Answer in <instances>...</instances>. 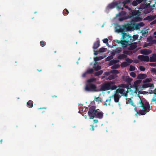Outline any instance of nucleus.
I'll return each mask as SVG.
<instances>
[{
    "mask_svg": "<svg viewBox=\"0 0 156 156\" xmlns=\"http://www.w3.org/2000/svg\"><path fill=\"white\" fill-rule=\"evenodd\" d=\"M97 109H96V107L95 106H92L90 107L89 109L88 112L89 119H93L95 117V114Z\"/></svg>",
    "mask_w": 156,
    "mask_h": 156,
    "instance_id": "nucleus-4",
    "label": "nucleus"
},
{
    "mask_svg": "<svg viewBox=\"0 0 156 156\" xmlns=\"http://www.w3.org/2000/svg\"><path fill=\"white\" fill-rule=\"evenodd\" d=\"M130 76L134 78H135L136 76V74L134 72H131L129 73Z\"/></svg>",
    "mask_w": 156,
    "mask_h": 156,
    "instance_id": "nucleus-47",
    "label": "nucleus"
},
{
    "mask_svg": "<svg viewBox=\"0 0 156 156\" xmlns=\"http://www.w3.org/2000/svg\"><path fill=\"white\" fill-rule=\"evenodd\" d=\"M124 91L125 90L123 89L119 88L116 90L115 94H119V93L122 94L124 92Z\"/></svg>",
    "mask_w": 156,
    "mask_h": 156,
    "instance_id": "nucleus-23",
    "label": "nucleus"
},
{
    "mask_svg": "<svg viewBox=\"0 0 156 156\" xmlns=\"http://www.w3.org/2000/svg\"><path fill=\"white\" fill-rule=\"evenodd\" d=\"M104 113L101 112L100 111L99 109H98L95 114V117L99 119H101L103 117Z\"/></svg>",
    "mask_w": 156,
    "mask_h": 156,
    "instance_id": "nucleus-11",
    "label": "nucleus"
},
{
    "mask_svg": "<svg viewBox=\"0 0 156 156\" xmlns=\"http://www.w3.org/2000/svg\"><path fill=\"white\" fill-rule=\"evenodd\" d=\"M128 102L129 104H131V105L133 106L134 103H133V101L132 99H130L128 101Z\"/></svg>",
    "mask_w": 156,
    "mask_h": 156,
    "instance_id": "nucleus-53",
    "label": "nucleus"
},
{
    "mask_svg": "<svg viewBox=\"0 0 156 156\" xmlns=\"http://www.w3.org/2000/svg\"><path fill=\"white\" fill-rule=\"evenodd\" d=\"M139 98L138 101L136 102L137 106L139 107H142L143 110H140L139 111V113L142 115H144L147 112H149L150 109V106L148 102L146 101L144 102L140 97L138 96Z\"/></svg>",
    "mask_w": 156,
    "mask_h": 156,
    "instance_id": "nucleus-1",
    "label": "nucleus"
},
{
    "mask_svg": "<svg viewBox=\"0 0 156 156\" xmlns=\"http://www.w3.org/2000/svg\"><path fill=\"white\" fill-rule=\"evenodd\" d=\"M126 60L127 61V62L129 63H132L133 62V61L129 58H127L126 59Z\"/></svg>",
    "mask_w": 156,
    "mask_h": 156,
    "instance_id": "nucleus-50",
    "label": "nucleus"
},
{
    "mask_svg": "<svg viewBox=\"0 0 156 156\" xmlns=\"http://www.w3.org/2000/svg\"><path fill=\"white\" fill-rule=\"evenodd\" d=\"M106 50L107 49L106 48H101L99 49V52L100 53L104 52L106 51Z\"/></svg>",
    "mask_w": 156,
    "mask_h": 156,
    "instance_id": "nucleus-39",
    "label": "nucleus"
},
{
    "mask_svg": "<svg viewBox=\"0 0 156 156\" xmlns=\"http://www.w3.org/2000/svg\"><path fill=\"white\" fill-rule=\"evenodd\" d=\"M156 17V15L155 16H150L147 17V20L149 21H151L154 20Z\"/></svg>",
    "mask_w": 156,
    "mask_h": 156,
    "instance_id": "nucleus-26",
    "label": "nucleus"
},
{
    "mask_svg": "<svg viewBox=\"0 0 156 156\" xmlns=\"http://www.w3.org/2000/svg\"><path fill=\"white\" fill-rule=\"evenodd\" d=\"M122 79L123 80L126 82L127 84H130L131 82L133 80L132 78H130L129 76H122Z\"/></svg>",
    "mask_w": 156,
    "mask_h": 156,
    "instance_id": "nucleus-13",
    "label": "nucleus"
},
{
    "mask_svg": "<svg viewBox=\"0 0 156 156\" xmlns=\"http://www.w3.org/2000/svg\"><path fill=\"white\" fill-rule=\"evenodd\" d=\"M94 70L93 68L89 69L86 71L88 74H92L94 72Z\"/></svg>",
    "mask_w": 156,
    "mask_h": 156,
    "instance_id": "nucleus-36",
    "label": "nucleus"
},
{
    "mask_svg": "<svg viewBox=\"0 0 156 156\" xmlns=\"http://www.w3.org/2000/svg\"><path fill=\"white\" fill-rule=\"evenodd\" d=\"M119 73V72L118 70H113L110 71V73H111L117 74Z\"/></svg>",
    "mask_w": 156,
    "mask_h": 156,
    "instance_id": "nucleus-40",
    "label": "nucleus"
},
{
    "mask_svg": "<svg viewBox=\"0 0 156 156\" xmlns=\"http://www.w3.org/2000/svg\"><path fill=\"white\" fill-rule=\"evenodd\" d=\"M115 84V82L111 81L108 82L109 88H111L110 90H114L116 89L117 86Z\"/></svg>",
    "mask_w": 156,
    "mask_h": 156,
    "instance_id": "nucleus-12",
    "label": "nucleus"
},
{
    "mask_svg": "<svg viewBox=\"0 0 156 156\" xmlns=\"http://www.w3.org/2000/svg\"><path fill=\"white\" fill-rule=\"evenodd\" d=\"M87 74L88 73H87L86 71V72H85V73H83L82 75V77H86V76Z\"/></svg>",
    "mask_w": 156,
    "mask_h": 156,
    "instance_id": "nucleus-61",
    "label": "nucleus"
},
{
    "mask_svg": "<svg viewBox=\"0 0 156 156\" xmlns=\"http://www.w3.org/2000/svg\"><path fill=\"white\" fill-rule=\"evenodd\" d=\"M115 77H116V76H115V75H113V74H112L111 75H110L108 77V78H106V79L109 80H111L114 79L115 78Z\"/></svg>",
    "mask_w": 156,
    "mask_h": 156,
    "instance_id": "nucleus-28",
    "label": "nucleus"
},
{
    "mask_svg": "<svg viewBox=\"0 0 156 156\" xmlns=\"http://www.w3.org/2000/svg\"><path fill=\"white\" fill-rule=\"evenodd\" d=\"M128 102L129 104H131V105L133 106L134 103H133V101L132 99H130L128 101Z\"/></svg>",
    "mask_w": 156,
    "mask_h": 156,
    "instance_id": "nucleus-51",
    "label": "nucleus"
},
{
    "mask_svg": "<svg viewBox=\"0 0 156 156\" xmlns=\"http://www.w3.org/2000/svg\"><path fill=\"white\" fill-rule=\"evenodd\" d=\"M122 4L123 3H122L120 1L115 2L109 4L108 7L109 9L114 8L116 7L119 9L123 10V7H121L120 5L121 4Z\"/></svg>",
    "mask_w": 156,
    "mask_h": 156,
    "instance_id": "nucleus-5",
    "label": "nucleus"
},
{
    "mask_svg": "<svg viewBox=\"0 0 156 156\" xmlns=\"http://www.w3.org/2000/svg\"><path fill=\"white\" fill-rule=\"evenodd\" d=\"M132 38L133 39L132 41H131V42H133L136 40L138 38V36L137 35H134L133 36Z\"/></svg>",
    "mask_w": 156,
    "mask_h": 156,
    "instance_id": "nucleus-44",
    "label": "nucleus"
},
{
    "mask_svg": "<svg viewBox=\"0 0 156 156\" xmlns=\"http://www.w3.org/2000/svg\"><path fill=\"white\" fill-rule=\"evenodd\" d=\"M126 14V12L124 11H122L117 15V17L120 16H124Z\"/></svg>",
    "mask_w": 156,
    "mask_h": 156,
    "instance_id": "nucleus-31",
    "label": "nucleus"
},
{
    "mask_svg": "<svg viewBox=\"0 0 156 156\" xmlns=\"http://www.w3.org/2000/svg\"><path fill=\"white\" fill-rule=\"evenodd\" d=\"M137 50L136 49L135 50L131 51L127 50H125L123 51V53L126 55H129L130 54H133V53H135L137 51Z\"/></svg>",
    "mask_w": 156,
    "mask_h": 156,
    "instance_id": "nucleus-22",
    "label": "nucleus"
},
{
    "mask_svg": "<svg viewBox=\"0 0 156 156\" xmlns=\"http://www.w3.org/2000/svg\"><path fill=\"white\" fill-rule=\"evenodd\" d=\"M153 85L152 83H145L142 85V87L143 88H145L149 87H151Z\"/></svg>",
    "mask_w": 156,
    "mask_h": 156,
    "instance_id": "nucleus-21",
    "label": "nucleus"
},
{
    "mask_svg": "<svg viewBox=\"0 0 156 156\" xmlns=\"http://www.w3.org/2000/svg\"><path fill=\"white\" fill-rule=\"evenodd\" d=\"M150 62H156V53L153 54L152 56L150 58Z\"/></svg>",
    "mask_w": 156,
    "mask_h": 156,
    "instance_id": "nucleus-18",
    "label": "nucleus"
},
{
    "mask_svg": "<svg viewBox=\"0 0 156 156\" xmlns=\"http://www.w3.org/2000/svg\"><path fill=\"white\" fill-rule=\"evenodd\" d=\"M98 52H99V50L98 51H94V54L95 55H98Z\"/></svg>",
    "mask_w": 156,
    "mask_h": 156,
    "instance_id": "nucleus-63",
    "label": "nucleus"
},
{
    "mask_svg": "<svg viewBox=\"0 0 156 156\" xmlns=\"http://www.w3.org/2000/svg\"><path fill=\"white\" fill-rule=\"evenodd\" d=\"M33 102L32 101H29L27 103V105L29 108H31L33 106Z\"/></svg>",
    "mask_w": 156,
    "mask_h": 156,
    "instance_id": "nucleus-29",
    "label": "nucleus"
},
{
    "mask_svg": "<svg viewBox=\"0 0 156 156\" xmlns=\"http://www.w3.org/2000/svg\"><path fill=\"white\" fill-rule=\"evenodd\" d=\"M136 43H134L130 44V45L128 48V49L129 50H134L137 47Z\"/></svg>",
    "mask_w": 156,
    "mask_h": 156,
    "instance_id": "nucleus-15",
    "label": "nucleus"
},
{
    "mask_svg": "<svg viewBox=\"0 0 156 156\" xmlns=\"http://www.w3.org/2000/svg\"><path fill=\"white\" fill-rule=\"evenodd\" d=\"M151 53V50L144 49L140 51V53L143 55H148Z\"/></svg>",
    "mask_w": 156,
    "mask_h": 156,
    "instance_id": "nucleus-14",
    "label": "nucleus"
},
{
    "mask_svg": "<svg viewBox=\"0 0 156 156\" xmlns=\"http://www.w3.org/2000/svg\"><path fill=\"white\" fill-rule=\"evenodd\" d=\"M126 17H122L119 18V20L120 21H122L126 20Z\"/></svg>",
    "mask_w": 156,
    "mask_h": 156,
    "instance_id": "nucleus-49",
    "label": "nucleus"
},
{
    "mask_svg": "<svg viewBox=\"0 0 156 156\" xmlns=\"http://www.w3.org/2000/svg\"><path fill=\"white\" fill-rule=\"evenodd\" d=\"M103 73V71L102 70H100L95 73L94 75L95 76H98L101 75Z\"/></svg>",
    "mask_w": 156,
    "mask_h": 156,
    "instance_id": "nucleus-34",
    "label": "nucleus"
},
{
    "mask_svg": "<svg viewBox=\"0 0 156 156\" xmlns=\"http://www.w3.org/2000/svg\"><path fill=\"white\" fill-rule=\"evenodd\" d=\"M127 57V56L126 55L124 54H122L118 56L117 57V58L121 60L122 59L126 58Z\"/></svg>",
    "mask_w": 156,
    "mask_h": 156,
    "instance_id": "nucleus-27",
    "label": "nucleus"
},
{
    "mask_svg": "<svg viewBox=\"0 0 156 156\" xmlns=\"http://www.w3.org/2000/svg\"><path fill=\"white\" fill-rule=\"evenodd\" d=\"M90 126L91 127V128L90 129L91 130L93 131L94 130V126L92 125H90Z\"/></svg>",
    "mask_w": 156,
    "mask_h": 156,
    "instance_id": "nucleus-64",
    "label": "nucleus"
},
{
    "mask_svg": "<svg viewBox=\"0 0 156 156\" xmlns=\"http://www.w3.org/2000/svg\"><path fill=\"white\" fill-rule=\"evenodd\" d=\"M156 24V20H154L150 23L151 25H153Z\"/></svg>",
    "mask_w": 156,
    "mask_h": 156,
    "instance_id": "nucleus-62",
    "label": "nucleus"
},
{
    "mask_svg": "<svg viewBox=\"0 0 156 156\" xmlns=\"http://www.w3.org/2000/svg\"><path fill=\"white\" fill-rule=\"evenodd\" d=\"M147 41L149 43L147 44L145 47L151 46L153 44H156V40H153V38L151 36L148 37L147 38Z\"/></svg>",
    "mask_w": 156,
    "mask_h": 156,
    "instance_id": "nucleus-9",
    "label": "nucleus"
},
{
    "mask_svg": "<svg viewBox=\"0 0 156 156\" xmlns=\"http://www.w3.org/2000/svg\"><path fill=\"white\" fill-rule=\"evenodd\" d=\"M69 13V12L66 9H65L63 11V14L64 16H66Z\"/></svg>",
    "mask_w": 156,
    "mask_h": 156,
    "instance_id": "nucleus-38",
    "label": "nucleus"
},
{
    "mask_svg": "<svg viewBox=\"0 0 156 156\" xmlns=\"http://www.w3.org/2000/svg\"><path fill=\"white\" fill-rule=\"evenodd\" d=\"M142 81V80H138L135 81L134 82V85L135 87L137 88L139 84Z\"/></svg>",
    "mask_w": 156,
    "mask_h": 156,
    "instance_id": "nucleus-24",
    "label": "nucleus"
},
{
    "mask_svg": "<svg viewBox=\"0 0 156 156\" xmlns=\"http://www.w3.org/2000/svg\"><path fill=\"white\" fill-rule=\"evenodd\" d=\"M147 77V75L145 74L140 73L137 76V79H144Z\"/></svg>",
    "mask_w": 156,
    "mask_h": 156,
    "instance_id": "nucleus-17",
    "label": "nucleus"
},
{
    "mask_svg": "<svg viewBox=\"0 0 156 156\" xmlns=\"http://www.w3.org/2000/svg\"><path fill=\"white\" fill-rule=\"evenodd\" d=\"M140 14L141 12L139 10H132L130 12V14L131 15L129 16V18L133 17V19L132 20L133 22L138 21L141 19V18L139 17Z\"/></svg>",
    "mask_w": 156,
    "mask_h": 156,
    "instance_id": "nucleus-2",
    "label": "nucleus"
},
{
    "mask_svg": "<svg viewBox=\"0 0 156 156\" xmlns=\"http://www.w3.org/2000/svg\"><path fill=\"white\" fill-rule=\"evenodd\" d=\"M154 104H156V98H155V96L153 97L151 103V105Z\"/></svg>",
    "mask_w": 156,
    "mask_h": 156,
    "instance_id": "nucleus-32",
    "label": "nucleus"
},
{
    "mask_svg": "<svg viewBox=\"0 0 156 156\" xmlns=\"http://www.w3.org/2000/svg\"><path fill=\"white\" fill-rule=\"evenodd\" d=\"M121 96L117 94H115L114 95V101L115 102H118Z\"/></svg>",
    "mask_w": 156,
    "mask_h": 156,
    "instance_id": "nucleus-20",
    "label": "nucleus"
},
{
    "mask_svg": "<svg viewBox=\"0 0 156 156\" xmlns=\"http://www.w3.org/2000/svg\"><path fill=\"white\" fill-rule=\"evenodd\" d=\"M109 85L108 84V82H107L104 83L101 86V87L99 89L100 91H105L106 90H108L111 89V88H109Z\"/></svg>",
    "mask_w": 156,
    "mask_h": 156,
    "instance_id": "nucleus-7",
    "label": "nucleus"
},
{
    "mask_svg": "<svg viewBox=\"0 0 156 156\" xmlns=\"http://www.w3.org/2000/svg\"><path fill=\"white\" fill-rule=\"evenodd\" d=\"M122 3H123V4H121L120 5H123V7H122L123 8V7H124L125 8H126V9H128L129 8V7L128 5H125V4H126V3H127V1H125V2H122Z\"/></svg>",
    "mask_w": 156,
    "mask_h": 156,
    "instance_id": "nucleus-41",
    "label": "nucleus"
},
{
    "mask_svg": "<svg viewBox=\"0 0 156 156\" xmlns=\"http://www.w3.org/2000/svg\"><path fill=\"white\" fill-rule=\"evenodd\" d=\"M149 65L150 66L152 67H156V62L155 63H149Z\"/></svg>",
    "mask_w": 156,
    "mask_h": 156,
    "instance_id": "nucleus-54",
    "label": "nucleus"
},
{
    "mask_svg": "<svg viewBox=\"0 0 156 156\" xmlns=\"http://www.w3.org/2000/svg\"><path fill=\"white\" fill-rule=\"evenodd\" d=\"M85 90L87 91L93 92L100 91L99 89L98 88L95 84L92 83L86 84L85 87Z\"/></svg>",
    "mask_w": 156,
    "mask_h": 156,
    "instance_id": "nucleus-3",
    "label": "nucleus"
},
{
    "mask_svg": "<svg viewBox=\"0 0 156 156\" xmlns=\"http://www.w3.org/2000/svg\"><path fill=\"white\" fill-rule=\"evenodd\" d=\"M138 58L141 61L148 62L150 61V58L148 56L139 55L138 56Z\"/></svg>",
    "mask_w": 156,
    "mask_h": 156,
    "instance_id": "nucleus-10",
    "label": "nucleus"
},
{
    "mask_svg": "<svg viewBox=\"0 0 156 156\" xmlns=\"http://www.w3.org/2000/svg\"><path fill=\"white\" fill-rule=\"evenodd\" d=\"M93 68L95 71H98L101 69V67L98 65L97 62H95L93 65Z\"/></svg>",
    "mask_w": 156,
    "mask_h": 156,
    "instance_id": "nucleus-19",
    "label": "nucleus"
},
{
    "mask_svg": "<svg viewBox=\"0 0 156 156\" xmlns=\"http://www.w3.org/2000/svg\"><path fill=\"white\" fill-rule=\"evenodd\" d=\"M102 58L101 56H100L99 57H96L94 58V61L95 62H97L101 60Z\"/></svg>",
    "mask_w": 156,
    "mask_h": 156,
    "instance_id": "nucleus-43",
    "label": "nucleus"
},
{
    "mask_svg": "<svg viewBox=\"0 0 156 156\" xmlns=\"http://www.w3.org/2000/svg\"><path fill=\"white\" fill-rule=\"evenodd\" d=\"M129 65V64L126 62H123L121 64V66L122 67H126Z\"/></svg>",
    "mask_w": 156,
    "mask_h": 156,
    "instance_id": "nucleus-33",
    "label": "nucleus"
},
{
    "mask_svg": "<svg viewBox=\"0 0 156 156\" xmlns=\"http://www.w3.org/2000/svg\"><path fill=\"white\" fill-rule=\"evenodd\" d=\"M152 80V79L150 78H147L145 80H143V83H149L151 82Z\"/></svg>",
    "mask_w": 156,
    "mask_h": 156,
    "instance_id": "nucleus-35",
    "label": "nucleus"
},
{
    "mask_svg": "<svg viewBox=\"0 0 156 156\" xmlns=\"http://www.w3.org/2000/svg\"><path fill=\"white\" fill-rule=\"evenodd\" d=\"M40 44L41 47H44L46 45V42L43 41H41L40 42Z\"/></svg>",
    "mask_w": 156,
    "mask_h": 156,
    "instance_id": "nucleus-48",
    "label": "nucleus"
},
{
    "mask_svg": "<svg viewBox=\"0 0 156 156\" xmlns=\"http://www.w3.org/2000/svg\"><path fill=\"white\" fill-rule=\"evenodd\" d=\"M144 25V24L143 23H140L137 24L136 26V27L138 28L139 27H142Z\"/></svg>",
    "mask_w": 156,
    "mask_h": 156,
    "instance_id": "nucleus-45",
    "label": "nucleus"
},
{
    "mask_svg": "<svg viewBox=\"0 0 156 156\" xmlns=\"http://www.w3.org/2000/svg\"><path fill=\"white\" fill-rule=\"evenodd\" d=\"M128 102L129 104H131V105L133 106L134 103H133V101L132 99H130L128 101Z\"/></svg>",
    "mask_w": 156,
    "mask_h": 156,
    "instance_id": "nucleus-52",
    "label": "nucleus"
},
{
    "mask_svg": "<svg viewBox=\"0 0 156 156\" xmlns=\"http://www.w3.org/2000/svg\"><path fill=\"white\" fill-rule=\"evenodd\" d=\"M119 62L118 60H112L110 61L109 63V66H110L113 65V64Z\"/></svg>",
    "mask_w": 156,
    "mask_h": 156,
    "instance_id": "nucleus-25",
    "label": "nucleus"
},
{
    "mask_svg": "<svg viewBox=\"0 0 156 156\" xmlns=\"http://www.w3.org/2000/svg\"><path fill=\"white\" fill-rule=\"evenodd\" d=\"M121 51V50H120V49H117L116 50V51H115V52L117 53H120Z\"/></svg>",
    "mask_w": 156,
    "mask_h": 156,
    "instance_id": "nucleus-60",
    "label": "nucleus"
},
{
    "mask_svg": "<svg viewBox=\"0 0 156 156\" xmlns=\"http://www.w3.org/2000/svg\"><path fill=\"white\" fill-rule=\"evenodd\" d=\"M122 38L123 40H125V39H126L127 41H129V45L132 44V42H131V41H132L133 39L132 37L129 35H127V34L126 33H122Z\"/></svg>",
    "mask_w": 156,
    "mask_h": 156,
    "instance_id": "nucleus-8",
    "label": "nucleus"
},
{
    "mask_svg": "<svg viewBox=\"0 0 156 156\" xmlns=\"http://www.w3.org/2000/svg\"><path fill=\"white\" fill-rule=\"evenodd\" d=\"M139 69L141 71H144L145 70V69L144 66H140L139 67Z\"/></svg>",
    "mask_w": 156,
    "mask_h": 156,
    "instance_id": "nucleus-56",
    "label": "nucleus"
},
{
    "mask_svg": "<svg viewBox=\"0 0 156 156\" xmlns=\"http://www.w3.org/2000/svg\"><path fill=\"white\" fill-rule=\"evenodd\" d=\"M111 73L110 72H105L104 73V75L105 76H108Z\"/></svg>",
    "mask_w": 156,
    "mask_h": 156,
    "instance_id": "nucleus-57",
    "label": "nucleus"
},
{
    "mask_svg": "<svg viewBox=\"0 0 156 156\" xmlns=\"http://www.w3.org/2000/svg\"><path fill=\"white\" fill-rule=\"evenodd\" d=\"M103 42L104 43H105V44H108V39L107 38H105V39H104L103 40Z\"/></svg>",
    "mask_w": 156,
    "mask_h": 156,
    "instance_id": "nucleus-58",
    "label": "nucleus"
},
{
    "mask_svg": "<svg viewBox=\"0 0 156 156\" xmlns=\"http://www.w3.org/2000/svg\"><path fill=\"white\" fill-rule=\"evenodd\" d=\"M100 46V41L98 40L95 42L93 45V48L94 49H96Z\"/></svg>",
    "mask_w": 156,
    "mask_h": 156,
    "instance_id": "nucleus-16",
    "label": "nucleus"
},
{
    "mask_svg": "<svg viewBox=\"0 0 156 156\" xmlns=\"http://www.w3.org/2000/svg\"><path fill=\"white\" fill-rule=\"evenodd\" d=\"M135 67L132 65L130 66L129 70L130 71H133L135 70Z\"/></svg>",
    "mask_w": 156,
    "mask_h": 156,
    "instance_id": "nucleus-46",
    "label": "nucleus"
},
{
    "mask_svg": "<svg viewBox=\"0 0 156 156\" xmlns=\"http://www.w3.org/2000/svg\"><path fill=\"white\" fill-rule=\"evenodd\" d=\"M124 40L119 41L116 40V41L118 44H120L123 48H126L128 45H129V41H127L126 39Z\"/></svg>",
    "mask_w": 156,
    "mask_h": 156,
    "instance_id": "nucleus-6",
    "label": "nucleus"
},
{
    "mask_svg": "<svg viewBox=\"0 0 156 156\" xmlns=\"http://www.w3.org/2000/svg\"><path fill=\"white\" fill-rule=\"evenodd\" d=\"M151 71L152 73H156V69L155 68H151Z\"/></svg>",
    "mask_w": 156,
    "mask_h": 156,
    "instance_id": "nucleus-55",
    "label": "nucleus"
},
{
    "mask_svg": "<svg viewBox=\"0 0 156 156\" xmlns=\"http://www.w3.org/2000/svg\"><path fill=\"white\" fill-rule=\"evenodd\" d=\"M111 101V98H110V99H106L105 101V103L104 104V105L107 106V102H109L108 105L110 106Z\"/></svg>",
    "mask_w": 156,
    "mask_h": 156,
    "instance_id": "nucleus-37",
    "label": "nucleus"
},
{
    "mask_svg": "<svg viewBox=\"0 0 156 156\" xmlns=\"http://www.w3.org/2000/svg\"><path fill=\"white\" fill-rule=\"evenodd\" d=\"M95 80V79L92 78L87 80V82L88 83H91L93 82Z\"/></svg>",
    "mask_w": 156,
    "mask_h": 156,
    "instance_id": "nucleus-30",
    "label": "nucleus"
},
{
    "mask_svg": "<svg viewBox=\"0 0 156 156\" xmlns=\"http://www.w3.org/2000/svg\"><path fill=\"white\" fill-rule=\"evenodd\" d=\"M95 101L97 102L99 101L100 100V98L99 97H95Z\"/></svg>",
    "mask_w": 156,
    "mask_h": 156,
    "instance_id": "nucleus-59",
    "label": "nucleus"
},
{
    "mask_svg": "<svg viewBox=\"0 0 156 156\" xmlns=\"http://www.w3.org/2000/svg\"><path fill=\"white\" fill-rule=\"evenodd\" d=\"M119 67V65L118 64H115L111 66V68L112 69H115L118 68Z\"/></svg>",
    "mask_w": 156,
    "mask_h": 156,
    "instance_id": "nucleus-42",
    "label": "nucleus"
}]
</instances>
